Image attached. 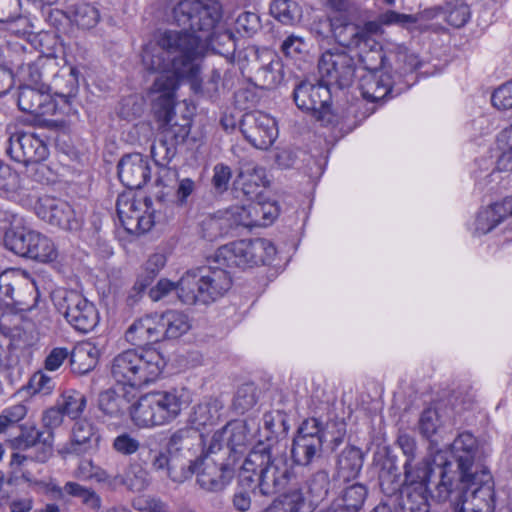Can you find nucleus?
Listing matches in <instances>:
<instances>
[{"label": "nucleus", "mask_w": 512, "mask_h": 512, "mask_svg": "<svg viewBox=\"0 0 512 512\" xmlns=\"http://www.w3.org/2000/svg\"><path fill=\"white\" fill-rule=\"evenodd\" d=\"M457 464V480L453 493L455 512H493L494 480L486 465L488 452L469 432L459 434L452 445Z\"/></svg>", "instance_id": "nucleus-1"}, {"label": "nucleus", "mask_w": 512, "mask_h": 512, "mask_svg": "<svg viewBox=\"0 0 512 512\" xmlns=\"http://www.w3.org/2000/svg\"><path fill=\"white\" fill-rule=\"evenodd\" d=\"M147 71L159 72L154 82L163 75L179 78H195L201 69L200 49L196 38L185 36L175 30H167L157 41L147 43L141 54Z\"/></svg>", "instance_id": "nucleus-2"}, {"label": "nucleus", "mask_w": 512, "mask_h": 512, "mask_svg": "<svg viewBox=\"0 0 512 512\" xmlns=\"http://www.w3.org/2000/svg\"><path fill=\"white\" fill-rule=\"evenodd\" d=\"M292 471L284 453L273 443L258 442L240 466L239 484L251 486L254 494L272 497L289 484Z\"/></svg>", "instance_id": "nucleus-3"}, {"label": "nucleus", "mask_w": 512, "mask_h": 512, "mask_svg": "<svg viewBox=\"0 0 512 512\" xmlns=\"http://www.w3.org/2000/svg\"><path fill=\"white\" fill-rule=\"evenodd\" d=\"M165 366L155 349H128L114 357L111 374L121 386L141 388L158 379Z\"/></svg>", "instance_id": "nucleus-4"}, {"label": "nucleus", "mask_w": 512, "mask_h": 512, "mask_svg": "<svg viewBox=\"0 0 512 512\" xmlns=\"http://www.w3.org/2000/svg\"><path fill=\"white\" fill-rule=\"evenodd\" d=\"M175 23L182 27L181 34L196 38L203 58V37L218 28L222 19V6L216 0H183L173 8Z\"/></svg>", "instance_id": "nucleus-5"}, {"label": "nucleus", "mask_w": 512, "mask_h": 512, "mask_svg": "<svg viewBox=\"0 0 512 512\" xmlns=\"http://www.w3.org/2000/svg\"><path fill=\"white\" fill-rule=\"evenodd\" d=\"M456 471L453 457L452 461L442 463H436L430 457L411 458L403 465L404 487H434L438 499L445 500L454 491Z\"/></svg>", "instance_id": "nucleus-6"}, {"label": "nucleus", "mask_w": 512, "mask_h": 512, "mask_svg": "<svg viewBox=\"0 0 512 512\" xmlns=\"http://www.w3.org/2000/svg\"><path fill=\"white\" fill-rule=\"evenodd\" d=\"M177 79L170 74L159 77L149 89L152 99V109L158 122L161 123L160 135L170 142L176 149L189 135L187 124H171L175 116V91Z\"/></svg>", "instance_id": "nucleus-7"}, {"label": "nucleus", "mask_w": 512, "mask_h": 512, "mask_svg": "<svg viewBox=\"0 0 512 512\" xmlns=\"http://www.w3.org/2000/svg\"><path fill=\"white\" fill-rule=\"evenodd\" d=\"M275 254L276 249L270 240L243 239L219 247L213 263L224 267L246 269L271 262Z\"/></svg>", "instance_id": "nucleus-8"}, {"label": "nucleus", "mask_w": 512, "mask_h": 512, "mask_svg": "<svg viewBox=\"0 0 512 512\" xmlns=\"http://www.w3.org/2000/svg\"><path fill=\"white\" fill-rule=\"evenodd\" d=\"M293 100L300 110L310 113L323 126L337 125L340 121V116L331 107V88L321 78L316 82L303 80L297 83Z\"/></svg>", "instance_id": "nucleus-9"}, {"label": "nucleus", "mask_w": 512, "mask_h": 512, "mask_svg": "<svg viewBox=\"0 0 512 512\" xmlns=\"http://www.w3.org/2000/svg\"><path fill=\"white\" fill-rule=\"evenodd\" d=\"M189 474H196L199 486L208 492H220L231 482L237 465L209 446L195 461L189 460Z\"/></svg>", "instance_id": "nucleus-10"}, {"label": "nucleus", "mask_w": 512, "mask_h": 512, "mask_svg": "<svg viewBox=\"0 0 512 512\" xmlns=\"http://www.w3.org/2000/svg\"><path fill=\"white\" fill-rule=\"evenodd\" d=\"M54 301L58 312L76 331L88 333L98 325L100 317L96 306L82 294L63 290L55 295Z\"/></svg>", "instance_id": "nucleus-11"}, {"label": "nucleus", "mask_w": 512, "mask_h": 512, "mask_svg": "<svg viewBox=\"0 0 512 512\" xmlns=\"http://www.w3.org/2000/svg\"><path fill=\"white\" fill-rule=\"evenodd\" d=\"M35 293L34 280L26 271L7 269L0 273V301L12 312L30 310Z\"/></svg>", "instance_id": "nucleus-12"}, {"label": "nucleus", "mask_w": 512, "mask_h": 512, "mask_svg": "<svg viewBox=\"0 0 512 512\" xmlns=\"http://www.w3.org/2000/svg\"><path fill=\"white\" fill-rule=\"evenodd\" d=\"M357 61L354 56L344 49L325 51L318 61L320 78L330 88L340 90L350 87L355 79Z\"/></svg>", "instance_id": "nucleus-13"}, {"label": "nucleus", "mask_w": 512, "mask_h": 512, "mask_svg": "<svg viewBox=\"0 0 512 512\" xmlns=\"http://www.w3.org/2000/svg\"><path fill=\"white\" fill-rule=\"evenodd\" d=\"M150 198L137 199L131 192L122 193L116 202V211L121 225L129 234L141 235L154 225V211H150Z\"/></svg>", "instance_id": "nucleus-14"}, {"label": "nucleus", "mask_w": 512, "mask_h": 512, "mask_svg": "<svg viewBox=\"0 0 512 512\" xmlns=\"http://www.w3.org/2000/svg\"><path fill=\"white\" fill-rule=\"evenodd\" d=\"M249 437L250 429L246 421H230L212 435L209 451L220 453L238 466L247 450Z\"/></svg>", "instance_id": "nucleus-15"}, {"label": "nucleus", "mask_w": 512, "mask_h": 512, "mask_svg": "<svg viewBox=\"0 0 512 512\" xmlns=\"http://www.w3.org/2000/svg\"><path fill=\"white\" fill-rule=\"evenodd\" d=\"M35 214L44 222L63 229L76 232L82 226V218L66 201L49 195L41 196L34 205Z\"/></svg>", "instance_id": "nucleus-16"}, {"label": "nucleus", "mask_w": 512, "mask_h": 512, "mask_svg": "<svg viewBox=\"0 0 512 512\" xmlns=\"http://www.w3.org/2000/svg\"><path fill=\"white\" fill-rule=\"evenodd\" d=\"M240 130L252 146L262 150L268 149L278 136L275 119L260 111L245 113L240 122Z\"/></svg>", "instance_id": "nucleus-17"}, {"label": "nucleus", "mask_w": 512, "mask_h": 512, "mask_svg": "<svg viewBox=\"0 0 512 512\" xmlns=\"http://www.w3.org/2000/svg\"><path fill=\"white\" fill-rule=\"evenodd\" d=\"M19 434L11 439V448L16 450H28L35 448L33 459L39 463H45L53 455L54 432L37 428L34 423L26 422L18 426Z\"/></svg>", "instance_id": "nucleus-18"}, {"label": "nucleus", "mask_w": 512, "mask_h": 512, "mask_svg": "<svg viewBox=\"0 0 512 512\" xmlns=\"http://www.w3.org/2000/svg\"><path fill=\"white\" fill-rule=\"evenodd\" d=\"M7 154L16 162H43L49 154L43 139L32 132L16 130L8 139Z\"/></svg>", "instance_id": "nucleus-19"}, {"label": "nucleus", "mask_w": 512, "mask_h": 512, "mask_svg": "<svg viewBox=\"0 0 512 512\" xmlns=\"http://www.w3.org/2000/svg\"><path fill=\"white\" fill-rule=\"evenodd\" d=\"M17 104L22 112L35 116L55 114L63 109L58 100L48 92L46 83L39 86L21 85L18 89Z\"/></svg>", "instance_id": "nucleus-20"}, {"label": "nucleus", "mask_w": 512, "mask_h": 512, "mask_svg": "<svg viewBox=\"0 0 512 512\" xmlns=\"http://www.w3.org/2000/svg\"><path fill=\"white\" fill-rule=\"evenodd\" d=\"M78 75L79 72L75 67L62 70L57 68L49 83H46L48 92L63 107V109H58L62 113H69L71 110L72 100L79 90Z\"/></svg>", "instance_id": "nucleus-21"}, {"label": "nucleus", "mask_w": 512, "mask_h": 512, "mask_svg": "<svg viewBox=\"0 0 512 512\" xmlns=\"http://www.w3.org/2000/svg\"><path fill=\"white\" fill-rule=\"evenodd\" d=\"M121 183L130 190L142 188L151 177V167L147 157L140 153L124 155L117 165Z\"/></svg>", "instance_id": "nucleus-22"}, {"label": "nucleus", "mask_w": 512, "mask_h": 512, "mask_svg": "<svg viewBox=\"0 0 512 512\" xmlns=\"http://www.w3.org/2000/svg\"><path fill=\"white\" fill-rule=\"evenodd\" d=\"M0 220L7 221L11 225L4 233L5 247L14 254L27 258L38 231L14 224L17 222L16 216L7 211H0Z\"/></svg>", "instance_id": "nucleus-23"}, {"label": "nucleus", "mask_w": 512, "mask_h": 512, "mask_svg": "<svg viewBox=\"0 0 512 512\" xmlns=\"http://www.w3.org/2000/svg\"><path fill=\"white\" fill-rule=\"evenodd\" d=\"M381 14L377 20L367 21L362 26L352 23H344L334 29V35L338 42L345 47L351 45H369L377 43L372 36L382 33Z\"/></svg>", "instance_id": "nucleus-24"}, {"label": "nucleus", "mask_w": 512, "mask_h": 512, "mask_svg": "<svg viewBox=\"0 0 512 512\" xmlns=\"http://www.w3.org/2000/svg\"><path fill=\"white\" fill-rule=\"evenodd\" d=\"M267 183L263 167L254 164L241 167L234 181L236 197L239 198L241 193L247 200L259 199Z\"/></svg>", "instance_id": "nucleus-25"}, {"label": "nucleus", "mask_w": 512, "mask_h": 512, "mask_svg": "<svg viewBox=\"0 0 512 512\" xmlns=\"http://www.w3.org/2000/svg\"><path fill=\"white\" fill-rule=\"evenodd\" d=\"M154 394L158 402V407L161 409L160 415L163 424H167L176 419L182 409L186 408L192 401L191 393L185 387H175L162 391L158 390L154 391Z\"/></svg>", "instance_id": "nucleus-26"}, {"label": "nucleus", "mask_w": 512, "mask_h": 512, "mask_svg": "<svg viewBox=\"0 0 512 512\" xmlns=\"http://www.w3.org/2000/svg\"><path fill=\"white\" fill-rule=\"evenodd\" d=\"M364 452L354 445H347L335 457L334 480L345 483L358 478L364 464Z\"/></svg>", "instance_id": "nucleus-27"}, {"label": "nucleus", "mask_w": 512, "mask_h": 512, "mask_svg": "<svg viewBox=\"0 0 512 512\" xmlns=\"http://www.w3.org/2000/svg\"><path fill=\"white\" fill-rule=\"evenodd\" d=\"M224 412V402L219 397H204L195 404L189 414L188 422L195 430L216 425Z\"/></svg>", "instance_id": "nucleus-28"}, {"label": "nucleus", "mask_w": 512, "mask_h": 512, "mask_svg": "<svg viewBox=\"0 0 512 512\" xmlns=\"http://www.w3.org/2000/svg\"><path fill=\"white\" fill-rule=\"evenodd\" d=\"M100 436L95 432L92 423L82 420L74 424L72 436L63 447L68 454L83 455L98 448Z\"/></svg>", "instance_id": "nucleus-29"}, {"label": "nucleus", "mask_w": 512, "mask_h": 512, "mask_svg": "<svg viewBox=\"0 0 512 512\" xmlns=\"http://www.w3.org/2000/svg\"><path fill=\"white\" fill-rule=\"evenodd\" d=\"M133 397L124 386L109 388L99 393L98 408L109 417L119 418L126 412L131 414Z\"/></svg>", "instance_id": "nucleus-30"}, {"label": "nucleus", "mask_w": 512, "mask_h": 512, "mask_svg": "<svg viewBox=\"0 0 512 512\" xmlns=\"http://www.w3.org/2000/svg\"><path fill=\"white\" fill-rule=\"evenodd\" d=\"M201 268L188 270L177 282L176 294L179 300L187 305L197 303L208 304L204 293L206 289L202 281Z\"/></svg>", "instance_id": "nucleus-31"}, {"label": "nucleus", "mask_w": 512, "mask_h": 512, "mask_svg": "<svg viewBox=\"0 0 512 512\" xmlns=\"http://www.w3.org/2000/svg\"><path fill=\"white\" fill-rule=\"evenodd\" d=\"M160 411L154 391H152L142 395L133 403L131 420L136 426L142 428L164 425Z\"/></svg>", "instance_id": "nucleus-32"}, {"label": "nucleus", "mask_w": 512, "mask_h": 512, "mask_svg": "<svg viewBox=\"0 0 512 512\" xmlns=\"http://www.w3.org/2000/svg\"><path fill=\"white\" fill-rule=\"evenodd\" d=\"M359 89L364 99L371 102L383 100L391 93V76L383 71H370L361 76Z\"/></svg>", "instance_id": "nucleus-33"}, {"label": "nucleus", "mask_w": 512, "mask_h": 512, "mask_svg": "<svg viewBox=\"0 0 512 512\" xmlns=\"http://www.w3.org/2000/svg\"><path fill=\"white\" fill-rule=\"evenodd\" d=\"M368 496V488L362 483L345 487L339 497L323 512H361Z\"/></svg>", "instance_id": "nucleus-34"}, {"label": "nucleus", "mask_w": 512, "mask_h": 512, "mask_svg": "<svg viewBox=\"0 0 512 512\" xmlns=\"http://www.w3.org/2000/svg\"><path fill=\"white\" fill-rule=\"evenodd\" d=\"M202 281L206 289L204 293L208 302H213L222 297L232 285V279L229 273L220 266H202Z\"/></svg>", "instance_id": "nucleus-35"}, {"label": "nucleus", "mask_w": 512, "mask_h": 512, "mask_svg": "<svg viewBox=\"0 0 512 512\" xmlns=\"http://www.w3.org/2000/svg\"><path fill=\"white\" fill-rule=\"evenodd\" d=\"M379 484L381 491L388 497L404 492V478L401 477L395 456L388 454L381 461Z\"/></svg>", "instance_id": "nucleus-36"}, {"label": "nucleus", "mask_w": 512, "mask_h": 512, "mask_svg": "<svg viewBox=\"0 0 512 512\" xmlns=\"http://www.w3.org/2000/svg\"><path fill=\"white\" fill-rule=\"evenodd\" d=\"M99 350L92 343H81L70 351L71 371L78 375H84L92 371L99 360Z\"/></svg>", "instance_id": "nucleus-37"}, {"label": "nucleus", "mask_w": 512, "mask_h": 512, "mask_svg": "<svg viewBox=\"0 0 512 512\" xmlns=\"http://www.w3.org/2000/svg\"><path fill=\"white\" fill-rule=\"evenodd\" d=\"M54 70H57V63L54 58L38 56L35 61L31 59L27 63L25 72L20 73V75L28 82L27 84L39 86L49 83L54 75Z\"/></svg>", "instance_id": "nucleus-38"}, {"label": "nucleus", "mask_w": 512, "mask_h": 512, "mask_svg": "<svg viewBox=\"0 0 512 512\" xmlns=\"http://www.w3.org/2000/svg\"><path fill=\"white\" fill-rule=\"evenodd\" d=\"M323 443L321 438L294 437L291 458L296 465L307 466L312 463L315 457H319L322 452Z\"/></svg>", "instance_id": "nucleus-39"}, {"label": "nucleus", "mask_w": 512, "mask_h": 512, "mask_svg": "<svg viewBox=\"0 0 512 512\" xmlns=\"http://www.w3.org/2000/svg\"><path fill=\"white\" fill-rule=\"evenodd\" d=\"M264 429L268 432L266 441L263 443H273L277 447L280 440L285 439L290 425L288 423L287 415L281 410L270 411L264 414Z\"/></svg>", "instance_id": "nucleus-40"}, {"label": "nucleus", "mask_w": 512, "mask_h": 512, "mask_svg": "<svg viewBox=\"0 0 512 512\" xmlns=\"http://www.w3.org/2000/svg\"><path fill=\"white\" fill-rule=\"evenodd\" d=\"M331 484L330 473L326 468L313 472L306 480V490L311 504L318 505L324 501L329 495Z\"/></svg>", "instance_id": "nucleus-41"}, {"label": "nucleus", "mask_w": 512, "mask_h": 512, "mask_svg": "<svg viewBox=\"0 0 512 512\" xmlns=\"http://www.w3.org/2000/svg\"><path fill=\"white\" fill-rule=\"evenodd\" d=\"M254 78L256 85L262 89L276 87L283 80L282 61L276 55H271L270 60L255 71Z\"/></svg>", "instance_id": "nucleus-42"}, {"label": "nucleus", "mask_w": 512, "mask_h": 512, "mask_svg": "<svg viewBox=\"0 0 512 512\" xmlns=\"http://www.w3.org/2000/svg\"><path fill=\"white\" fill-rule=\"evenodd\" d=\"M116 482L130 491L141 492L149 485V473L141 463L131 461L124 474H116Z\"/></svg>", "instance_id": "nucleus-43"}, {"label": "nucleus", "mask_w": 512, "mask_h": 512, "mask_svg": "<svg viewBox=\"0 0 512 512\" xmlns=\"http://www.w3.org/2000/svg\"><path fill=\"white\" fill-rule=\"evenodd\" d=\"M434 487H404L405 507L410 512H430Z\"/></svg>", "instance_id": "nucleus-44"}, {"label": "nucleus", "mask_w": 512, "mask_h": 512, "mask_svg": "<svg viewBox=\"0 0 512 512\" xmlns=\"http://www.w3.org/2000/svg\"><path fill=\"white\" fill-rule=\"evenodd\" d=\"M164 332L167 339H177L190 328L188 316L177 310H168L161 314Z\"/></svg>", "instance_id": "nucleus-45"}, {"label": "nucleus", "mask_w": 512, "mask_h": 512, "mask_svg": "<svg viewBox=\"0 0 512 512\" xmlns=\"http://www.w3.org/2000/svg\"><path fill=\"white\" fill-rule=\"evenodd\" d=\"M305 498L301 489L290 490L272 502L264 512H306Z\"/></svg>", "instance_id": "nucleus-46"}, {"label": "nucleus", "mask_w": 512, "mask_h": 512, "mask_svg": "<svg viewBox=\"0 0 512 512\" xmlns=\"http://www.w3.org/2000/svg\"><path fill=\"white\" fill-rule=\"evenodd\" d=\"M359 49L358 60L363 64L366 72L382 71L384 66L385 53L379 43L365 45H351Z\"/></svg>", "instance_id": "nucleus-47"}, {"label": "nucleus", "mask_w": 512, "mask_h": 512, "mask_svg": "<svg viewBox=\"0 0 512 512\" xmlns=\"http://www.w3.org/2000/svg\"><path fill=\"white\" fill-rule=\"evenodd\" d=\"M231 231V224L229 217L224 213L219 215H209L201 222V235L208 241H214L220 237L229 234Z\"/></svg>", "instance_id": "nucleus-48"}, {"label": "nucleus", "mask_w": 512, "mask_h": 512, "mask_svg": "<svg viewBox=\"0 0 512 512\" xmlns=\"http://www.w3.org/2000/svg\"><path fill=\"white\" fill-rule=\"evenodd\" d=\"M204 44L209 45L215 53L224 57L233 56L236 50L234 35L229 30H214L210 36L203 37Z\"/></svg>", "instance_id": "nucleus-49"}, {"label": "nucleus", "mask_w": 512, "mask_h": 512, "mask_svg": "<svg viewBox=\"0 0 512 512\" xmlns=\"http://www.w3.org/2000/svg\"><path fill=\"white\" fill-rule=\"evenodd\" d=\"M7 68L16 70L17 73H24L25 67L31 59H33L34 52L27 51L25 46L19 43L8 44L3 52Z\"/></svg>", "instance_id": "nucleus-50"}, {"label": "nucleus", "mask_w": 512, "mask_h": 512, "mask_svg": "<svg viewBox=\"0 0 512 512\" xmlns=\"http://www.w3.org/2000/svg\"><path fill=\"white\" fill-rule=\"evenodd\" d=\"M202 442V435L195 428H182L175 431L168 442V449L172 452H190L192 447Z\"/></svg>", "instance_id": "nucleus-51"}, {"label": "nucleus", "mask_w": 512, "mask_h": 512, "mask_svg": "<svg viewBox=\"0 0 512 512\" xmlns=\"http://www.w3.org/2000/svg\"><path fill=\"white\" fill-rule=\"evenodd\" d=\"M57 256L58 252L53 241L46 235L38 232L27 259L48 263L56 260Z\"/></svg>", "instance_id": "nucleus-52"}, {"label": "nucleus", "mask_w": 512, "mask_h": 512, "mask_svg": "<svg viewBox=\"0 0 512 512\" xmlns=\"http://www.w3.org/2000/svg\"><path fill=\"white\" fill-rule=\"evenodd\" d=\"M57 403L66 416L75 420L84 412L87 399L83 393L77 390H68L61 395Z\"/></svg>", "instance_id": "nucleus-53"}, {"label": "nucleus", "mask_w": 512, "mask_h": 512, "mask_svg": "<svg viewBox=\"0 0 512 512\" xmlns=\"http://www.w3.org/2000/svg\"><path fill=\"white\" fill-rule=\"evenodd\" d=\"M271 15L285 25H292L299 19V7L292 0H274L270 4Z\"/></svg>", "instance_id": "nucleus-54"}, {"label": "nucleus", "mask_w": 512, "mask_h": 512, "mask_svg": "<svg viewBox=\"0 0 512 512\" xmlns=\"http://www.w3.org/2000/svg\"><path fill=\"white\" fill-rule=\"evenodd\" d=\"M440 10L447 23L455 28L463 27L470 19V8L462 1L449 2Z\"/></svg>", "instance_id": "nucleus-55"}, {"label": "nucleus", "mask_w": 512, "mask_h": 512, "mask_svg": "<svg viewBox=\"0 0 512 512\" xmlns=\"http://www.w3.org/2000/svg\"><path fill=\"white\" fill-rule=\"evenodd\" d=\"M200 71L195 78L186 77L191 81V88L196 93H202L209 98H214L219 93V84L221 81V74L218 70H212L209 78L204 83L199 78Z\"/></svg>", "instance_id": "nucleus-56"}, {"label": "nucleus", "mask_w": 512, "mask_h": 512, "mask_svg": "<svg viewBox=\"0 0 512 512\" xmlns=\"http://www.w3.org/2000/svg\"><path fill=\"white\" fill-rule=\"evenodd\" d=\"M256 402L255 387L251 384H244L238 388L232 402V408L237 414H243L251 409Z\"/></svg>", "instance_id": "nucleus-57"}, {"label": "nucleus", "mask_w": 512, "mask_h": 512, "mask_svg": "<svg viewBox=\"0 0 512 512\" xmlns=\"http://www.w3.org/2000/svg\"><path fill=\"white\" fill-rule=\"evenodd\" d=\"M98 21L99 12L95 7L89 4H81L75 8L74 22L79 28L91 29Z\"/></svg>", "instance_id": "nucleus-58"}, {"label": "nucleus", "mask_w": 512, "mask_h": 512, "mask_svg": "<svg viewBox=\"0 0 512 512\" xmlns=\"http://www.w3.org/2000/svg\"><path fill=\"white\" fill-rule=\"evenodd\" d=\"M5 31H8L16 36L24 37L32 33V25L30 20L23 16L20 11L17 14L11 15L7 21H0Z\"/></svg>", "instance_id": "nucleus-59"}, {"label": "nucleus", "mask_w": 512, "mask_h": 512, "mask_svg": "<svg viewBox=\"0 0 512 512\" xmlns=\"http://www.w3.org/2000/svg\"><path fill=\"white\" fill-rule=\"evenodd\" d=\"M20 188V177L9 165L0 160V193H15Z\"/></svg>", "instance_id": "nucleus-60"}, {"label": "nucleus", "mask_w": 512, "mask_h": 512, "mask_svg": "<svg viewBox=\"0 0 512 512\" xmlns=\"http://www.w3.org/2000/svg\"><path fill=\"white\" fill-rule=\"evenodd\" d=\"M232 178L231 168L223 163H218L213 168L211 184L217 194H223L229 188Z\"/></svg>", "instance_id": "nucleus-61"}, {"label": "nucleus", "mask_w": 512, "mask_h": 512, "mask_svg": "<svg viewBox=\"0 0 512 512\" xmlns=\"http://www.w3.org/2000/svg\"><path fill=\"white\" fill-rule=\"evenodd\" d=\"M140 441L130 433L123 432L114 438L112 448L123 456L135 454L140 449Z\"/></svg>", "instance_id": "nucleus-62"}, {"label": "nucleus", "mask_w": 512, "mask_h": 512, "mask_svg": "<svg viewBox=\"0 0 512 512\" xmlns=\"http://www.w3.org/2000/svg\"><path fill=\"white\" fill-rule=\"evenodd\" d=\"M419 431L425 438H430L439 426L438 413L434 409H426L419 419Z\"/></svg>", "instance_id": "nucleus-63"}, {"label": "nucleus", "mask_w": 512, "mask_h": 512, "mask_svg": "<svg viewBox=\"0 0 512 512\" xmlns=\"http://www.w3.org/2000/svg\"><path fill=\"white\" fill-rule=\"evenodd\" d=\"M494 107L499 110L512 109V80L500 86L491 97Z\"/></svg>", "instance_id": "nucleus-64"}]
</instances>
